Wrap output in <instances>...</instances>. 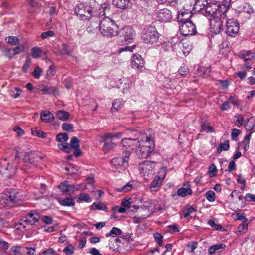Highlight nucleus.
<instances>
[{
    "label": "nucleus",
    "mask_w": 255,
    "mask_h": 255,
    "mask_svg": "<svg viewBox=\"0 0 255 255\" xmlns=\"http://www.w3.org/2000/svg\"><path fill=\"white\" fill-rule=\"evenodd\" d=\"M218 7V2H207L203 15L206 17H212L211 20V31L215 34H219L224 29L223 23L226 19V14L221 12Z\"/></svg>",
    "instance_id": "1"
},
{
    "label": "nucleus",
    "mask_w": 255,
    "mask_h": 255,
    "mask_svg": "<svg viewBox=\"0 0 255 255\" xmlns=\"http://www.w3.org/2000/svg\"><path fill=\"white\" fill-rule=\"evenodd\" d=\"M99 30L104 36L112 37L117 35L118 26L115 21L107 17L101 20L99 24Z\"/></svg>",
    "instance_id": "2"
},
{
    "label": "nucleus",
    "mask_w": 255,
    "mask_h": 255,
    "mask_svg": "<svg viewBox=\"0 0 255 255\" xmlns=\"http://www.w3.org/2000/svg\"><path fill=\"white\" fill-rule=\"evenodd\" d=\"M20 200L19 192L13 188H7L2 193L0 203L4 207L11 208Z\"/></svg>",
    "instance_id": "3"
},
{
    "label": "nucleus",
    "mask_w": 255,
    "mask_h": 255,
    "mask_svg": "<svg viewBox=\"0 0 255 255\" xmlns=\"http://www.w3.org/2000/svg\"><path fill=\"white\" fill-rule=\"evenodd\" d=\"M17 166L16 162H14L11 165L6 159H2L0 161V172L5 179H11L15 175Z\"/></svg>",
    "instance_id": "4"
},
{
    "label": "nucleus",
    "mask_w": 255,
    "mask_h": 255,
    "mask_svg": "<svg viewBox=\"0 0 255 255\" xmlns=\"http://www.w3.org/2000/svg\"><path fill=\"white\" fill-rule=\"evenodd\" d=\"M141 38L146 43H154L158 41L159 34L154 26H150L143 29Z\"/></svg>",
    "instance_id": "5"
},
{
    "label": "nucleus",
    "mask_w": 255,
    "mask_h": 255,
    "mask_svg": "<svg viewBox=\"0 0 255 255\" xmlns=\"http://www.w3.org/2000/svg\"><path fill=\"white\" fill-rule=\"evenodd\" d=\"M42 159V157L39 155L37 151H29L25 153L23 158V162L26 168L25 170L31 169L35 167V162H38Z\"/></svg>",
    "instance_id": "6"
},
{
    "label": "nucleus",
    "mask_w": 255,
    "mask_h": 255,
    "mask_svg": "<svg viewBox=\"0 0 255 255\" xmlns=\"http://www.w3.org/2000/svg\"><path fill=\"white\" fill-rule=\"evenodd\" d=\"M226 21V33L227 35L235 37L238 35L240 24L238 21L233 18L224 20Z\"/></svg>",
    "instance_id": "7"
},
{
    "label": "nucleus",
    "mask_w": 255,
    "mask_h": 255,
    "mask_svg": "<svg viewBox=\"0 0 255 255\" xmlns=\"http://www.w3.org/2000/svg\"><path fill=\"white\" fill-rule=\"evenodd\" d=\"M122 34L123 39L122 37H118V44L119 45H124L131 43L134 39V32L131 27H125L122 29Z\"/></svg>",
    "instance_id": "8"
},
{
    "label": "nucleus",
    "mask_w": 255,
    "mask_h": 255,
    "mask_svg": "<svg viewBox=\"0 0 255 255\" xmlns=\"http://www.w3.org/2000/svg\"><path fill=\"white\" fill-rule=\"evenodd\" d=\"M179 30L181 34L184 36L194 35L197 32L196 26L192 21L181 23Z\"/></svg>",
    "instance_id": "9"
},
{
    "label": "nucleus",
    "mask_w": 255,
    "mask_h": 255,
    "mask_svg": "<svg viewBox=\"0 0 255 255\" xmlns=\"http://www.w3.org/2000/svg\"><path fill=\"white\" fill-rule=\"evenodd\" d=\"M91 10H88V7L83 3H80L76 6L75 8V12L82 20H88L91 16Z\"/></svg>",
    "instance_id": "10"
},
{
    "label": "nucleus",
    "mask_w": 255,
    "mask_h": 255,
    "mask_svg": "<svg viewBox=\"0 0 255 255\" xmlns=\"http://www.w3.org/2000/svg\"><path fill=\"white\" fill-rule=\"evenodd\" d=\"M121 144L126 149L130 150L137 149L140 147V141L138 138H123Z\"/></svg>",
    "instance_id": "11"
},
{
    "label": "nucleus",
    "mask_w": 255,
    "mask_h": 255,
    "mask_svg": "<svg viewBox=\"0 0 255 255\" xmlns=\"http://www.w3.org/2000/svg\"><path fill=\"white\" fill-rule=\"evenodd\" d=\"M40 218V216L39 212L35 210H31L25 217L24 222L26 224L33 225L38 222Z\"/></svg>",
    "instance_id": "12"
},
{
    "label": "nucleus",
    "mask_w": 255,
    "mask_h": 255,
    "mask_svg": "<svg viewBox=\"0 0 255 255\" xmlns=\"http://www.w3.org/2000/svg\"><path fill=\"white\" fill-rule=\"evenodd\" d=\"M145 62L139 54H135L131 59V66L133 68L141 70L144 67Z\"/></svg>",
    "instance_id": "13"
},
{
    "label": "nucleus",
    "mask_w": 255,
    "mask_h": 255,
    "mask_svg": "<svg viewBox=\"0 0 255 255\" xmlns=\"http://www.w3.org/2000/svg\"><path fill=\"white\" fill-rule=\"evenodd\" d=\"M165 170L166 168L165 169H160V173H162V175L163 176L161 177L159 176H156L154 180L150 185V189L156 190V189H158L161 186L166 174Z\"/></svg>",
    "instance_id": "14"
},
{
    "label": "nucleus",
    "mask_w": 255,
    "mask_h": 255,
    "mask_svg": "<svg viewBox=\"0 0 255 255\" xmlns=\"http://www.w3.org/2000/svg\"><path fill=\"white\" fill-rule=\"evenodd\" d=\"M181 44L179 40L176 37H173L167 42L164 43L162 45V48L164 51H174L176 48V46Z\"/></svg>",
    "instance_id": "15"
},
{
    "label": "nucleus",
    "mask_w": 255,
    "mask_h": 255,
    "mask_svg": "<svg viewBox=\"0 0 255 255\" xmlns=\"http://www.w3.org/2000/svg\"><path fill=\"white\" fill-rule=\"evenodd\" d=\"M138 148L137 154L141 158H148L153 150V148L150 146H140L139 148Z\"/></svg>",
    "instance_id": "16"
},
{
    "label": "nucleus",
    "mask_w": 255,
    "mask_h": 255,
    "mask_svg": "<svg viewBox=\"0 0 255 255\" xmlns=\"http://www.w3.org/2000/svg\"><path fill=\"white\" fill-rule=\"evenodd\" d=\"M158 18L160 22H168L172 18L171 12L167 9H161L158 12Z\"/></svg>",
    "instance_id": "17"
},
{
    "label": "nucleus",
    "mask_w": 255,
    "mask_h": 255,
    "mask_svg": "<svg viewBox=\"0 0 255 255\" xmlns=\"http://www.w3.org/2000/svg\"><path fill=\"white\" fill-rule=\"evenodd\" d=\"M111 164L115 167L116 169H119L121 167L126 168L128 167V162L124 161L121 157H118L113 158L110 161Z\"/></svg>",
    "instance_id": "18"
},
{
    "label": "nucleus",
    "mask_w": 255,
    "mask_h": 255,
    "mask_svg": "<svg viewBox=\"0 0 255 255\" xmlns=\"http://www.w3.org/2000/svg\"><path fill=\"white\" fill-rule=\"evenodd\" d=\"M192 16V13L191 10H185L181 12L178 14L177 17L178 21L181 23H183L184 22H190L191 21L190 20Z\"/></svg>",
    "instance_id": "19"
},
{
    "label": "nucleus",
    "mask_w": 255,
    "mask_h": 255,
    "mask_svg": "<svg viewBox=\"0 0 255 255\" xmlns=\"http://www.w3.org/2000/svg\"><path fill=\"white\" fill-rule=\"evenodd\" d=\"M207 4V0H197L194 4L193 9L197 12H200L202 14Z\"/></svg>",
    "instance_id": "20"
},
{
    "label": "nucleus",
    "mask_w": 255,
    "mask_h": 255,
    "mask_svg": "<svg viewBox=\"0 0 255 255\" xmlns=\"http://www.w3.org/2000/svg\"><path fill=\"white\" fill-rule=\"evenodd\" d=\"M41 121L46 123H51L54 120L53 114L49 111H43L40 115Z\"/></svg>",
    "instance_id": "21"
},
{
    "label": "nucleus",
    "mask_w": 255,
    "mask_h": 255,
    "mask_svg": "<svg viewBox=\"0 0 255 255\" xmlns=\"http://www.w3.org/2000/svg\"><path fill=\"white\" fill-rule=\"evenodd\" d=\"M200 132L206 131L207 133H213L215 132L214 129L210 126V123L205 120H202L201 122Z\"/></svg>",
    "instance_id": "22"
},
{
    "label": "nucleus",
    "mask_w": 255,
    "mask_h": 255,
    "mask_svg": "<svg viewBox=\"0 0 255 255\" xmlns=\"http://www.w3.org/2000/svg\"><path fill=\"white\" fill-rule=\"evenodd\" d=\"M129 0H113L112 4L118 8L126 9L128 6Z\"/></svg>",
    "instance_id": "23"
},
{
    "label": "nucleus",
    "mask_w": 255,
    "mask_h": 255,
    "mask_svg": "<svg viewBox=\"0 0 255 255\" xmlns=\"http://www.w3.org/2000/svg\"><path fill=\"white\" fill-rule=\"evenodd\" d=\"M86 4V6L88 7V10H91V16L96 12L97 8L100 9L99 4L95 0H88Z\"/></svg>",
    "instance_id": "24"
},
{
    "label": "nucleus",
    "mask_w": 255,
    "mask_h": 255,
    "mask_svg": "<svg viewBox=\"0 0 255 255\" xmlns=\"http://www.w3.org/2000/svg\"><path fill=\"white\" fill-rule=\"evenodd\" d=\"M31 54L33 58L36 59L40 58L43 55H46V52L38 47H34L31 49Z\"/></svg>",
    "instance_id": "25"
},
{
    "label": "nucleus",
    "mask_w": 255,
    "mask_h": 255,
    "mask_svg": "<svg viewBox=\"0 0 255 255\" xmlns=\"http://www.w3.org/2000/svg\"><path fill=\"white\" fill-rule=\"evenodd\" d=\"M58 188L63 194L70 195V184L69 182L67 180H64L61 182L58 186Z\"/></svg>",
    "instance_id": "26"
},
{
    "label": "nucleus",
    "mask_w": 255,
    "mask_h": 255,
    "mask_svg": "<svg viewBox=\"0 0 255 255\" xmlns=\"http://www.w3.org/2000/svg\"><path fill=\"white\" fill-rule=\"evenodd\" d=\"M230 0H224L221 5L218 3V7L222 11V13H224V14H226V13L228 11L230 6Z\"/></svg>",
    "instance_id": "27"
},
{
    "label": "nucleus",
    "mask_w": 255,
    "mask_h": 255,
    "mask_svg": "<svg viewBox=\"0 0 255 255\" xmlns=\"http://www.w3.org/2000/svg\"><path fill=\"white\" fill-rule=\"evenodd\" d=\"M41 91L44 94H53L54 95H57L58 92L57 89L52 86H42L41 87Z\"/></svg>",
    "instance_id": "28"
},
{
    "label": "nucleus",
    "mask_w": 255,
    "mask_h": 255,
    "mask_svg": "<svg viewBox=\"0 0 255 255\" xmlns=\"http://www.w3.org/2000/svg\"><path fill=\"white\" fill-rule=\"evenodd\" d=\"M193 192L190 187L185 188L184 187L180 188L177 191V194L178 196L184 197L187 195H191Z\"/></svg>",
    "instance_id": "29"
},
{
    "label": "nucleus",
    "mask_w": 255,
    "mask_h": 255,
    "mask_svg": "<svg viewBox=\"0 0 255 255\" xmlns=\"http://www.w3.org/2000/svg\"><path fill=\"white\" fill-rule=\"evenodd\" d=\"M59 204L63 206H73L75 205V201L71 197H67L59 201Z\"/></svg>",
    "instance_id": "30"
},
{
    "label": "nucleus",
    "mask_w": 255,
    "mask_h": 255,
    "mask_svg": "<svg viewBox=\"0 0 255 255\" xmlns=\"http://www.w3.org/2000/svg\"><path fill=\"white\" fill-rule=\"evenodd\" d=\"M56 116L61 121H67L69 117V113L64 110H59L57 112Z\"/></svg>",
    "instance_id": "31"
},
{
    "label": "nucleus",
    "mask_w": 255,
    "mask_h": 255,
    "mask_svg": "<svg viewBox=\"0 0 255 255\" xmlns=\"http://www.w3.org/2000/svg\"><path fill=\"white\" fill-rule=\"evenodd\" d=\"M124 104V101L122 99H116L112 103V106L111 108L112 112L117 111L120 109Z\"/></svg>",
    "instance_id": "32"
},
{
    "label": "nucleus",
    "mask_w": 255,
    "mask_h": 255,
    "mask_svg": "<svg viewBox=\"0 0 255 255\" xmlns=\"http://www.w3.org/2000/svg\"><path fill=\"white\" fill-rule=\"evenodd\" d=\"M91 201L92 198L90 197V195L85 193H81L77 199V202L78 203H81L83 202L89 203Z\"/></svg>",
    "instance_id": "33"
},
{
    "label": "nucleus",
    "mask_w": 255,
    "mask_h": 255,
    "mask_svg": "<svg viewBox=\"0 0 255 255\" xmlns=\"http://www.w3.org/2000/svg\"><path fill=\"white\" fill-rule=\"evenodd\" d=\"M107 209L106 205L102 202H94L91 206V209L93 210H105Z\"/></svg>",
    "instance_id": "34"
},
{
    "label": "nucleus",
    "mask_w": 255,
    "mask_h": 255,
    "mask_svg": "<svg viewBox=\"0 0 255 255\" xmlns=\"http://www.w3.org/2000/svg\"><path fill=\"white\" fill-rule=\"evenodd\" d=\"M123 81H125V82H120L118 88L121 89L122 92L124 93L128 91L130 87L131 84L128 79H123Z\"/></svg>",
    "instance_id": "35"
},
{
    "label": "nucleus",
    "mask_w": 255,
    "mask_h": 255,
    "mask_svg": "<svg viewBox=\"0 0 255 255\" xmlns=\"http://www.w3.org/2000/svg\"><path fill=\"white\" fill-rule=\"evenodd\" d=\"M133 181H130L128 183H127L124 186L120 187V188H117L115 189V190L118 192H126L127 191H128L130 190L132 187L133 185L132 183Z\"/></svg>",
    "instance_id": "36"
},
{
    "label": "nucleus",
    "mask_w": 255,
    "mask_h": 255,
    "mask_svg": "<svg viewBox=\"0 0 255 255\" xmlns=\"http://www.w3.org/2000/svg\"><path fill=\"white\" fill-rule=\"evenodd\" d=\"M152 202L151 200H147L144 201L143 204L141 205V208L147 211V214L150 213V215L151 214V206L152 205Z\"/></svg>",
    "instance_id": "37"
},
{
    "label": "nucleus",
    "mask_w": 255,
    "mask_h": 255,
    "mask_svg": "<svg viewBox=\"0 0 255 255\" xmlns=\"http://www.w3.org/2000/svg\"><path fill=\"white\" fill-rule=\"evenodd\" d=\"M6 42L11 45H16L19 44V39L17 36H9L5 38Z\"/></svg>",
    "instance_id": "38"
},
{
    "label": "nucleus",
    "mask_w": 255,
    "mask_h": 255,
    "mask_svg": "<svg viewBox=\"0 0 255 255\" xmlns=\"http://www.w3.org/2000/svg\"><path fill=\"white\" fill-rule=\"evenodd\" d=\"M22 92V90L17 87H14L13 89H11L9 94L14 99L18 98Z\"/></svg>",
    "instance_id": "39"
},
{
    "label": "nucleus",
    "mask_w": 255,
    "mask_h": 255,
    "mask_svg": "<svg viewBox=\"0 0 255 255\" xmlns=\"http://www.w3.org/2000/svg\"><path fill=\"white\" fill-rule=\"evenodd\" d=\"M116 146V144L110 141L109 142H104V144L103 147V151L105 153H107L108 152L113 149Z\"/></svg>",
    "instance_id": "40"
},
{
    "label": "nucleus",
    "mask_w": 255,
    "mask_h": 255,
    "mask_svg": "<svg viewBox=\"0 0 255 255\" xmlns=\"http://www.w3.org/2000/svg\"><path fill=\"white\" fill-rule=\"evenodd\" d=\"M31 134L37 137L44 138L46 137V133L41 131L39 128H36L34 130L31 129Z\"/></svg>",
    "instance_id": "41"
},
{
    "label": "nucleus",
    "mask_w": 255,
    "mask_h": 255,
    "mask_svg": "<svg viewBox=\"0 0 255 255\" xmlns=\"http://www.w3.org/2000/svg\"><path fill=\"white\" fill-rule=\"evenodd\" d=\"M58 147L60 150L67 153H69L71 151L69 144L68 143L58 144Z\"/></svg>",
    "instance_id": "42"
},
{
    "label": "nucleus",
    "mask_w": 255,
    "mask_h": 255,
    "mask_svg": "<svg viewBox=\"0 0 255 255\" xmlns=\"http://www.w3.org/2000/svg\"><path fill=\"white\" fill-rule=\"evenodd\" d=\"M229 148V141L226 140L224 143H220L217 150L218 153H220L223 150L227 151Z\"/></svg>",
    "instance_id": "43"
},
{
    "label": "nucleus",
    "mask_w": 255,
    "mask_h": 255,
    "mask_svg": "<svg viewBox=\"0 0 255 255\" xmlns=\"http://www.w3.org/2000/svg\"><path fill=\"white\" fill-rule=\"evenodd\" d=\"M245 122V127L246 129L249 131H252L254 129L255 125L254 121H252V119H248L246 120Z\"/></svg>",
    "instance_id": "44"
},
{
    "label": "nucleus",
    "mask_w": 255,
    "mask_h": 255,
    "mask_svg": "<svg viewBox=\"0 0 255 255\" xmlns=\"http://www.w3.org/2000/svg\"><path fill=\"white\" fill-rule=\"evenodd\" d=\"M69 139L68 134L66 133H60L56 135V139L58 142H66Z\"/></svg>",
    "instance_id": "45"
},
{
    "label": "nucleus",
    "mask_w": 255,
    "mask_h": 255,
    "mask_svg": "<svg viewBox=\"0 0 255 255\" xmlns=\"http://www.w3.org/2000/svg\"><path fill=\"white\" fill-rule=\"evenodd\" d=\"M69 145L71 149H74L80 147L79 140L75 136L73 137L71 139Z\"/></svg>",
    "instance_id": "46"
},
{
    "label": "nucleus",
    "mask_w": 255,
    "mask_h": 255,
    "mask_svg": "<svg viewBox=\"0 0 255 255\" xmlns=\"http://www.w3.org/2000/svg\"><path fill=\"white\" fill-rule=\"evenodd\" d=\"M59 51L61 55H70L71 52L68 49V46L65 43L62 44Z\"/></svg>",
    "instance_id": "47"
},
{
    "label": "nucleus",
    "mask_w": 255,
    "mask_h": 255,
    "mask_svg": "<svg viewBox=\"0 0 255 255\" xmlns=\"http://www.w3.org/2000/svg\"><path fill=\"white\" fill-rule=\"evenodd\" d=\"M55 73V66L53 64L51 65L46 71V78H47L48 77L53 76Z\"/></svg>",
    "instance_id": "48"
},
{
    "label": "nucleus",
    "mask_w": 255,
    "mask_h": 255,
    "mask_svg": "<svg viewBox=\"0 0 255 255\" xmlns=\"http://www.w3.org/2000/svg\"><path fill=\"white\" fill-rule=\"evenodd\" d=\"M205 196L209 202H212L215 200V193L212 190L208 191L205 194Z\"/></svg>",
    "instance_id": "49"
},
{
    "label": "nucleus",
    "mask_w": 255,
    "mask_h": 255,
    "mask_svg": "<svg viewBox=\"0 0 255 255\" xmlns=\"http://www.w3.org/2000/svg\"><path fill=\"white\" fill-rule=\"evenodd\" d=\"M132 202V199L131 198H124L122 200V205L125 209L126 208H129L131 207L130 204Z\"/></svg>",
    "instance_id": "50"
},
{
    "label": "nucleus",
    "mask_w": 255,
    "mask_h": 255,
    "mask_svg": "<svg viewBox=\"0 0 255 255\" xmlns=\"http://www.w3.org/2000/svg\"><path fill=\"white\" fill-rule=\"evenodd\" d=\"M122 233V231L118 228L113 227L111 231L106 234V236L109 237L112 235H120Z\"/></svg>",
    "instance_id": "51"
},
{
    "label": "nucleus",
    "mask_w": 255,
    "mask_h": 255,
    "mask_svg": "<svg viewBox=\"0 0 255 255\" xmlns=\"http://www.w3.org/2000/svg\"><path fill=\"white\" fill-rule=\"evenodd\" d=\"M154 237L155 241L159 246H161L163 244V236L159 233L156 232L154 234Z\"/></svg>",
    "instance_id": "52"
},
{
    "label": "nucleus",
    "mask_w": 255,
    "mask_h": 255,
    "mask_svg": "<svg viewBox=\"0 0 255 255\" xmlns=\"http://www.w3.org/2000/svg\"><path fill=\"white\" fill-rule=\"evenodd\" d=\"M42 72V69L38 66H36L34 71L32 72V75L36 79L40 78Z\"/></svg>",
    "instance_id": "53"
},
{
    "label": "nucleus",
    "mask_w": 255,
    "mask_h": 255,
    "mask_svg": "<svg viewBox=\"0 0 255 255\" xmlns=\"http://www.w3.org/2000/svg\"><path fill=\"white\" fill-rule=\"evenodd\" d=\"M74 247L71 244H69L64 248L63 252L67 255H72L74 253Z\"/></svg>",
    "instance_id": "54"
},
{
    "label": "nucleus",
    "mask_w": 255,
    "mask_h": 255,
    "mask_svg": "<svg viewBox=\"0 0 255 255\" xmlns=\"http://www.w3.org/2000/svg\"><path fill=\"white\" fill-rule=\"evenodd\" d=\"M25 49V45L24 44L19 45L16 46L15 47L13 48V52L14 55H17L20 54L21 52L24 51Z\"/></svg>",
    "instance_id": "55"
},
{
    "label": "nucleus",
    "mask_w": 255,
    "mask_h": 255,
    "mask_svg": "<svg viewBox=\"0 0 255 255\" xmlns=\"http://www.w3.org/2000/svg\"><path fill=\"white\" fill-rule=\"evenodd\" d=\"M191 50V46L189 45L187 43H183V50L182 52L185 56L189 54Z\"/></svg>",
    "instance_id": "56"
},
{
    "label": "nucleus",
    "mask_w": 255,
    "mask_h": 255,
    "mask_svg": "<svg viewBox=\"0 0 255 255\" xmlns=\"http://www.w3.org/2000/svg\"><path fill=\"white\" fill-rule=\"evenodd\" d=\"M102 9L103 15H106V11H109L110 9V4L109 2H105L101 5H99V8Z\"/></svg>",
    "instance_id": "57"
},
{
    "label": "nucleus",
    "mask_w": 255,
    "mask_h": 255,
    "mask_svg": "<svg viewBox=\"0 0 255 255\" xmlns=\"http://www.w3.org/2000/svg\"><path fill=\"white\" fill-rule=\"evenodd\" d=\"M3 52H4L5 56L10 59H11L13 56H14L13 52V50L9 48H5V49L3 50Z\"/></svg>",
    "instance_id": "58"
},
{
    "label": "nucleus",
    "mask_w": 255,
    "mask_h": 255,
    "mask_svg": "<svg viewBox=\"0 0 255 255\" xmlns=\"http://www.w3.org/2000/svg\"><path fill=\"white\" fill-rule=\"evenodd\" d=\"M241 131L239 129L234 128L232 130L231 136L232 140L234 141L237 140V138L239 134H240Z\"/></svg>",
    "instance_id": "59"
},
{
    "label": "nucleus",
    "mask_w": 255,
    "mask_h": 255,
    "mask_svg": "<svg viewBox=\"0 0 255 255\" xmlns=\"http://www.w3.org/2000/svg\"><path fill=\"white\" fill-rule=\"evenodd\" d=\"M235 117L237 119L235 123L239 127L243 125V117L242 114H237L235 116Z\"/></svg>",
    "instance_id": "60"
},
{
    "label": "nucleus",
    "mask_w": 255,
    "mask_h": 255,
    "mask_svg": "<svg viewBox=\"0 0 255 255\" xmlns=\"http://www.w3.org/2000/svg\"><path fill=\"white\" fill-rule=\"evenodd\" d=\"M54 35V32L52 30L42 32L41 34V37L42 39H46L53 36Z\"/></svg>",
    "instance_id": "61"
},
{
    "label": "nucleus",
    "mask_w": 255,
    "mask_h": 255,
    "mask_svg": "<svg viewBox=\"0 0 255 255\" xmlns=\"http://www.w3.org/2000/svg\"><path fill=\"white\" fill-rule=\"evenodd\" d=\"M74 127L73 124L67 123H64L62 124V128L63 130L69 131L73 128Z\"/></svg>",
    "instance_id": "62"
},
{
    "label": "nucleus",
    "mask_w": 255,
    "mask_h": 255,
    "mask_svg": "<svg viewBox=\"0 0 255 255\" xmlns=\"http://www.w3.org/2000/svg\"><path fill=\"white\" fill-rule=\"evenodd\" d=\"M42 221L46 224H51L53 221V218L51 216L43 215L41 217Z\"/></svg>",
    "instance_id": "63"
},
{
    "label": "nucleus",
    "mask_w": 255,
    "mask_h": 255,
    "mask_svg": "<svg viewBox=\"0 0 255 255\" xmlns=\"http://www.w3.org/2000/svg\"><path fill=\"white\" fill-rule=\"evenodd\" d=\"M54 254V250L51 248H49L45 250H44L41 253H39L38 255H53Z\"/></svg>",
    "instance_id": "64"
}]
</instances>
